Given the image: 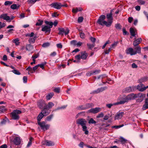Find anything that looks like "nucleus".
Segmentation results:
<instances>
[{
  "label": "nucleus",
  "instance_id": "obj_1",
  "mask_svg": "<svg viewBox=\"0 0 148 148\" xmlns=\"http://www.w3.org/2000/svg\"><path fill=\"white\" fill-rule=\"evenodd\" d=\"M145 94H143L142 93H139L138 94L131 93L128 95L127 96H124L123 97V98L125 100H123L121 99L119 102H125V101H126L133 100L138 97H140L143 99L145 97Z\"/></svg>",
  "mask_w": 148,
  "mask_h": 148
},
{
  "label": "nucleus",
  "instance_id": "obj_2",
  "mask_svg": "<svg viewBox=\"0 0 148 148\" xmlns=\"http://www.w3.org/2000/svg\"><path fill=\"white\" fill-rule=\"evenodd\" d=\"M76 122L77 124L82 126L83 131L85 132V134L86 135L88 134L89 132L87 130V127L86 126L87 121L86 120L83 118H79L77 120Z\"/></svg>",
  "mask_w": 148,
  "mask_h": 148
},
{
  "label": "nucleus",
  "instance_id": "obj_3",
  "mask_svg": "<svg viewBox=\"0 0 148 148\" xmlns=\"http://www.w3.org/2000/svg\"><path fill=\"white\" fill-rule=\"evenodd\" d=\"M105 18L106 16L104 15H101L98 19L97 23L102 26L105 25L107 27H110L109 23H108L107 21L105 20Z\"/></svg>",
  "mask_w": 148,
  "mask_h": 148
},
{
  "label": "nucleus",
  "instance_id": "obj_4",
  "mask_svg": "<svg viewBox=\"0 0 148 148\" xmlns=\"http://www.w3.org/2000/svg\"><path fill=\"white\" fill-rule=\"evenodd\" d=\"M54 104L52 102H49L47 107H45L43 110H41V112L45 116L48 115L50 112L51 110H50L51 107L53 106Z\"/></svg>",
  "mask_w": 148,
  "mask_h": 148
},
{
  "label": "nucleus",
  "instance_id": "obj_5",
  "mask_svg": "<svg viewBox=\"0 0 148 148\" xmlns=\"http://www.w3.org/2000/svg\"><path fill=\"white\" fill-rule=\"evenodd\" d=\"M21 113V111L18 110H14L11 113L10 115L12 119L13 120H18L19 118L18 114Z\"/></svg>",
  "mask_w": 148,
  "mask_h": 148
},
{
  "label": "nucleus",
  "instance_id": "obj_6",
  "mask_svg": "<svg viewBox=\"0 0 148 148\" xmlns=\"http://www.w3.org/2000/svg\"><path fill=\"white\" fill-rule=\"evenodd\" d=\"M38 124L40 126L41 129L44 130L48 129L50 127V125L46 124L45 121L38 122Z\"/></svg>",
  "mask_w": 148,
  "mask_h": 148
},
{
  "label": "nucleus",
  "instance_id": "obj_7",
  "mask_svg": "<svg viewBox=\"0 0 148 148\" xmlns=\"http://www.w3.org/2000/svg\"><path fill=\"white\" fill-rule=\"evenodd\" d=\"M50 6L57 9H59L61 8L62 7H67V5H62L60 3L56 2L52 3L50 5Z\"/></svg>",
  "mask_w": 148,
  "mask_h": 148
},
{
  "label": "nucleus",
  "instance_id": "obj_8",
  "mask_svg": "<svg viewBox=\"0 0 148 148\" xmlns=\"http://www.w3.org/2000/svg\"><path fill=\"white\" fill-rule=\"evenodd\" d=\"M12 137H13V140L11 139V140L13 142L14 145H18L21 144V140L20 137L13 136Z\"/></svg>",
  "mask_w": 148,
  "mask_h": 148
},
{
  "label": "nucleus",
  "instance_id": "obj_9",
  "mask_svg": "<svg viewBox=\"0 0 148 148\" xmlns=\"http://www.w3.org/2000/svg\"><path fill=\"white\" fill-rule=\"evenodd\" d=\"M58 30H59L58 34L62 36H63L64 33L65 35H66L69 32V30L68 28H66L65 29L64 28H59Z\"/></svg>",
  "mask_w": 148,
  "mask_h": 148
},
{
  "label": "nucleus",
  "instance_id": "obj_10",
  "mask_svg": "<svg viewBox=\"0 0 148 148\" xmlns=\"http://www.w3.org/2000/svg\"><path fill=\"white\" fill-rule=\"evenodd\" d=\"M107 87L106 86L101 87L98 88L96 90H94L90 92L91 94H97L101 92L106 89Z\"/></svg>",
  "mask_w": 148,
  "mask_h": 148
},
{
  "label": "nucleus",
  "instance_id": "obj_11",
  "mask_svg": "<svg viewBox=\"0 0 148 148\" xmlns=\"http://www.w3.org/2000/svg\"><path fill=\"white\" fill-rule=\"evenodd\" d=\"M136 87L135 86H129L125 88L123 90V92L125 93L130 92L134 91L136 89Z\"/></svg>",
  "mask_w": 148,
  "mask_h": 148
},
{
  "label": "nucleus",
  "instance_id": "obj_12",
  "mask_svg": "<svg viewBox=\"0 0 148 148\" xmlns=\"http://www.w3.org/2000/svg\"><path fill=\"white\" fill-rule=\"evenodd\" d=\"M101 111V109L99 107H96L95 108H92L88 110L89 112L92 113L93 114H96Z\"/></svg>",
  "mask_w": 148,
  "mask_h": 148
},
{
  "label": "nucleus",
  "instance_id": "obj_13",
  "mask_svg": "<svg viewBox=\"0 0 148 148\" xmlns=\"http://www.w3.org/2000/svg\"><path fill=\"white\" fill-rule=\"evenodd\" d=\"M106 18L108 19L107 22L108 23H109L110 25V26L113 21V17L112 12L107 14Z\"/></svg>",
  "mask_w": 148,
  "mask_h": 148
},
{
  "label": "nucleus",
  "instance_id": "obj_14",
  "mask_svg": "<svg viewBox=\"0 0 148 148\" xmlns=\"http://www.w3.org/2000/svg\"><path fill=\"white\" fill-rule=\"evenodd\" d=\"M126 52L127 54H130L131 55H134L136 54V52L132 48H130L126 50Z\"/></svg>",
  "mask_w": 148,
  "mask_h": 148
},
{
  "label": "nucleus",
  "instance_id": "obj_15",
  "mask_svg": "<svg viewBox=\"0 0 148 148\" xmlns=\"http://www.w3.org/2000/svg\"><path fill=\"white\" fill-rule=\"evenodd\" d=\"M124 114L123 112H118L115 116L114 118L115 119L119 120L121 119Z\"/></svg>",
  "mask_w": 148,
  "mask_h": 148
},
{
  "label": "nucleus",
  "instance_id": "obj_16",
  "mask_svg": "<svg viewBox=\"0 0 148 148\" xmlns=\"http://www.w3.org/2000/svg\"><path fill=\"white\" fill-rule=\"evenodd\" d=\"M130 32L131 35L134 37L137 34V30L136 29L132 27H131L130 29Z\"/></svg>",
  "mask_w": 148,
  "mask_h": 148
},
{
  "label": "nucleus",
  "instance_id": "obj_17",
  "mask_svg": "<svg viewBox=\"0 0 148 148\" xmlns=\"http://www.w3.org/2000/svg\"><path fill=\"white\" fill-rule=\"evenodd\" d=\"M43 144L48 146H51L54 145V143L50 140H45Z\"/></svg>",
  "mask_w": 148,
  "mask_h": 148
},
{
  "label": "nucleus",
  "instance_id": "obj_18",
  "mask_svg": "<svg viewBox=\"0 0 148 148\" xmlns=\"http://www.w3.org/2000/svg\"><path fill=\"white\" fill-rule=\"evenodd\" d=\"M0 18L6 20L8 22H10V16H8L7 14H1L0 16Z\"/></svg>",
  "mask_w": 148,
  "mask_h": 148
},
{
  "label": "nucleus",
  "instance_id": "obj_19",
  "mask_svg": "<svg viewBox=\"0 0 148 148\" xmlns=\"http://www.w3.org/2000/svg\"><path fill=\"white\" fill-rule=\"evenodd\" d=\"M51 28L49 27L48 25L42 26V31L43 32H50L51 31Z\"/></svg>",
  "mask_w": 148,
  "mask_h": 148
},
{
  "label": "nucleus",
  "instance_id": "obj_20",
  "mask_svg": "<svg viewBox=\"0 0 148 148\" xmlns=\"http://www.w3.org/2000/svg\"><path fill=\"white\" fill-rule=\"evenodd\" d=\"M143 86V84H140L137 86H136V88L140 92H143L144 91V87Z\"/></svg>",
  "mask_w": 148,
  "mask_h": 148
},
{
  "label": "nucleus",
  "instance_id": "obj_21",
  "mask_svg": "<svg viewBox=\"0 0 148 148\" xmlns=\"http://www.w3.org/2000/svg\"><path fill=\"white\" fill-rule=\"evenodd\" d=\"M38 105L39 108L41 109L44 108L45 107H47L48 106V105H47L45 103V102H38Z\"/></svg>",
  "mask_w": 148,
  "mask_h": 148
},
{
  "label": "nucleus",
  "instance_id": "obj_22",
  "mask_svg": "<svg viewBox=\"0 0 148 148\" xmlns=\"http://www.w3.org/2000/svg\"><path fill=\"white\" fill-rule=\"evenodd\" d=\"M142 41L141 38H139L134 41L133 43V45L135 47L137 46Z\"/></svg>",
  "mask_w": 148,
  "mask_h": 148
},
{
  "label": "nucleus",
  "instance_id": "obj_23",
  "mask_svg": "<svg viewBox=\"0 0 148 148\" xmlns=\"http://www.w3.org/2000/svg\"><path fill=\"white\" fill-rule=\"evenodd\" d=\"M44 116H45L42 113V112H41L37 117L38 122H40V121L41 119L43 118Z\"/></svg>",
  "mask_w": 148,
  "mask_h": 148
},
{
  "label": "nucleus",
  "instance_id": "obj_24",
  "mask_svg": "<svg viewBox=\"0 0 148 148\" xmlns=\"http://www.w3.org/2000/svg\"><path fill=\"white\" fill-rule=\"evenodd\" d=\"M81 58L85 60L86 59L87 57L88 56V54L86 53L85 51H84L81 53Z\"/></svg>",
  "mask_w": 148,
  "mask_h": 148
},
{
  "label": "nucleus",
  "instance_id": "obj_25",
  "mask_svg": "<svg viewBox=\"0 0 148 148\" xmlns=\"http://www.w3.org/2000/svg\"><path fill=\"white\" fill-rule=\"evenodd\" d=\"M33 47L30 44H27L26 46V49L27 50L30 51L33 49Z\"/></svg>",
  "mask_w": 148,
  "mask_h": 148
},
{
  "label": "nucleus",
  "instance_id": "obj_26",
  "mask_svg": "<svg viewBox=\"0 0 148 148\" xmlns=\"http://www.w3.org/2000/svg\"><path fill=\"white\" fill-rule=\"evenodd\" d=\"M120 139L119 140V141L121 142V144H124L126 143V142L127 141V140L126 139H125L122 137H120Z\"/></svg>",
  "mask_w": 148,
  "mask_h": 148
},
{
  "label": "nucleus",
  "instance_id": "obj_27",
  "mask_svg": "<svg viewBox=\"0 0 148 148\" xmlns=\"http://www.w3.org/2000/svg\"><path fill=\"white\" fill-rule=\"evenodd\" d=\"M53 114H51L50 115L47 116L45 119V121H51V119L53 117Z\"/></svg>",
  "mask_w": 148,
  "mask_h": 148
},
{
  "label": "nucleus",
  "instance_id": "obj_28",
  "mask_svg": "<svg viewBox=\"0 0 148 148\" xmlns=\"http://www.w3.org/2000/svg\"><path fill=\"white\" fill-rule=\"evenodd\" d=\"M54 94L53 93H50L46 96V98L47 100L50 99L53 96Z\"/></svg>",
  "mask_w": 148,
  "mask_h": 148
},
{
  "label": "nucleus",
  "instance_id": "obj_29",
  "mask_svg": "<svg viewBox=\"0 0 148 148\" xmlns=\"http://www.w3.org/2000/svg\"><path fill=\"white\" fill-rule=\"evenodd\" d=\"M45 22L46 24L49 25V27H50V28L52 27L53 25V23L52 22H49L47 21H45Z\"/></svg>",
  "mask_w": 148,
  "mask_h": 148
},
{
  "label": "nucleus",
  "instance_id": "obj_30",
  "mask_svg": "<svg viewBox=\"0 0 148 148\" xmlns=\"http://www.w3.org/2000/svg\"><path fill=\"white\" fill-rule=\"evenodd\" d=\"M96 122L92 118L90 119L88 121V123L89 124H96Z\"/></svg>",
  "mask_w": 148,
  "mask_h": 148
},
{
  "label": "nucleus",
  "instance_id": "obj_31",
  "mask_svg": "<svg viewBox=\"0 0 148 148\" xmlns=\"http://www.w3.org/2000/svg\"><path fill=\"white\" fill-rule=\"evenodd\" d=\"M82 9L81 8H76L75 9H72V12L73 13H75L77 12H78L80 11H82Z\"/></svg>",
  "mask_w": 148,
  "mask_h": 148
},
{
  "label": "nucleus",
  "instance_id": "obj_32",
  "mask_svg": "<svg viewBox=\"0 0 148 148\" xmlns=\"http://www.w3.org/2000/svg\"><path fill=\"white\" fill-rule=\"evenodd\" d=\"M119 42L118 41L114 42L111 45L110 48L111 49H114L117 45Z\"/></svg>",
  "mask_w": 148,
  "mask_h": 148
},
{
  "label": "nucleus",
  "instance_id": "obj_33",
  "mask_svg": "<svg viewBox=\"0 0 148 148\" xmlns=\"http://www.w3.org/2000/svg\"><path fill=\"white\" fill-rule=\"evenodd\" d=\"M148 80V77H144L140 79V83L145 82Z\"/></svg>",
  "mask_w": 148,
  "mask_h": 148
},
{
  "label": "nucleus",
  "instance_id": "obj_34",
  "mask_svg": "<svg viewBox=\"0 0 148 148\" xmlns=\"http://www.w3.org/2000/svg\"><path fill=\"white\" fill-rule=\"evenodd\" d=\"M26 70L28 71V74H30V73H33V69L30 66H29L27 68Z\"/></svg>",
  "mask_w": 148,
  "mask_h": 148
},
{
  "label": "nucleus",
  "instance_id": "obj_35",
  "mask_svg": "<svg viewBox=\"0 0 148 148\" xmlns=\"http://www.w3.org/2000/svg\"><path fill=\"white\" fill-rule=\"evenodd\" d=\"M36 39V37H34V38H30L29 39V42L30 43H34Z\"/></svg>",
  "mask_w": 148,
  "mask_h": 148
},
{
  "label": "nucleus",
  "instance_id": "obj_36",
  "mask_svg": "<svg viewBox=\"0 0 148 148\" xmlns=\"http://www.w3.org/2000/svg\"><path fill=\"white\" fill-rule=\"evenodd\" d=\"M136 50L135 52L137 53H140L141 52V48L140 47H137L135 48Z\"/></svg>",
  "mask_w": 148,
  "mask_h": 148
},
{
  "label": "nucleus",
  "instance_id": "obj_37",
  "mask_svg": "<svg viewBox=\"0 0 148 148\" xmlns=\"http://www.w3.org/2000/svg\"><path fill=\"white\" fill-rule=\"evenodd\" d=\"M43 21L40 19L38 20V22L36 23V26H40L42 25L43 23Z\"/></svg>",
  "mask_w": 148,
  "mask_h": 148
},
{
  "label": "nucleus",
  "instance_id": "obj_38",
  "mask_svg": "<svg viewBox=\"0 0 148 148\" xmlns=\"http://www.w3.org/2000/svg\"><path fill=\"white\" fill-rule=\"evenodd\" d=\"M46 64V62H44L43 63L40 64H38L37 65H38V67L39 66L42 69H44V66Z\"/></svg>",
  "mask_w": 148,
  "mask_h": 148
},
{
  "label": "nucleus",
  "instance_id": "obj_39",
  "mask_svg": "<svg viewBox=\"0 0 148 148\" xmlns=\"http://www.w3.org/2000/svg\"><path fill=\"white\" fill-rule=\"evenodd\" d=\"M148 102H145V103L143 105L142 109L143 110H145L147 109L148 108Z\"/></svg>",
  "mask_w": 148,
  "mask_h": 148
},
{
  "label": "nucleus",
  "instance_id": "obj_40",
  "mask_svg": "<svg viewBox=\"0 0 148 148\" xmlns=\"http://www.w3.org/2000/svg\"><path fill=\"white\" fill-rule=\"evenodd\" d=\"M123 126H124L123 124H122L121 125H119L112 126L111 127V128L112 129L115 128L116 129H117L119 128L120 127H123Z\"/></svg>",
  "mask_w": 148,
  "mask_h": 148
},
{
  "label": "nucleus",
  "instance_id": "obj_41",
  "mask_svg": "<svg viewBox=\"0 0 148 148\" xmlns=\"http://www.w3.org/2000/svg\"><path fill=\"white\" fill-rule=\"evenodd\" d=\"M107 77V75L106 74H104L103 75H101L98 76V79H103V78H106Z\"/></svg>",
  "mask_w": 148,
  "mask_h": 148
},
{
  "label": "nucleus",
  "instance_id": "obj_42",
  "mask_svg": "<svg viewBox=\"0 0 148 148\" xmlns=\"http://www.w3.org/2000/svg\"><path fill=\"white\" fill-rule=\"evenodd\" d=\"M12 72L16 75H20L21 74V73L19 71L16 70L14 69L12 70Z\"/></svg>",
  "mask_w": 148,
  "mask_h": 148
},
{
  "label": "nucleus",
  "instance_id": "obj_43",
  "mask_svg": "<svg viewBox=\"0 0 148 148\" xmlns=\"http://www.w3.org/2000/svg\"><path fill=\"white\" fill-rule=\"evenodd\" d=\"M107 80L108 81L110 82H106L104 83V84H106V83H107L110 84H113L114 83L113 81L110 78H108L107 79Z\"/></svg>",
  "mask_w": 148,
  "mask_h": 148
},
{
  "label": "nucleus",
  "instance_id": "obj_44",
  "mask_svg": "<svg viewBox=\"0 0 148 148\" xmlns=\"http://www.w3.org/2000/svg\"><path fill=\"white\" fill-rule=\"evenodd\" d=\"M50 45V43L48 42H46L44 43L42 45V46L45 48L47 47Z\"/></svg>",
  "mask_w": 148,
  "mask_h": 148
},
{
  "label": "nucleus",
  "instance_id": "obj_45",
  "mask_svg": "<svg viewBox=\"0 0 148 148\" xmlns=\"http://www.w3.org/2000/svg\"><path fill=\"white\" fill-rule=\"evenodd\" d=\"M13 3L12 1H7L4 3V5H10Z\"/></svg>",
  "mask_w": 148,
  "mask_h": 148
},
{
  "label": "nucleus",
  "instance_id": "obj_46",
  "mask_svg": "<svg viewBox=\"0 0 148 148\" xmlns=\"http://www.w3.org/2000/svg\"><path fill=\"white\" fill-rule=\"evenodd\" d=\"M19 41L18 39L16 38L13 40V42L16 45H17L19 44Z\"/></svg>",
  "mask_w": 148,
  "mask_h": 148
},
{
  "label": "nucleus",
  "instance_id": "obj_47",
  "mask_svg": "<svg viewBox=\"0 0 148 148\" xmlns=\"http://www.w3.org/2000/svg\"><path fill=\"white\" fill-rule=\"evenodd\" d=\"M104 116V114L103 112H101L97 116V118H102Z\"/></svg>",
  "mask_w": 148,
  "mask_h": 148
},
{
  "label": "nucleus",
  "instance_id": "obj_48",
  "mask_svg": "<svg viewBox=\"0 0 148 148\" xmlns=\"http://www.w3.org/2000/svg\"><path fill=\"white\" fill-rule=\"evenodd\" d=\"M10 7L11 9L14 10L18 8L19 7V6L17 7L16 4H13Z\"/></svg>",
  "mask_w": 148,
  "mask_h": 148
},
{
  "label": "nucleus",
  "instance_id": "obj_49",
  "mask_svg": "<svg viewBox=\"0 0 148 148\" xmlns=\"http://www.w3.org/2000/svg\"><path fill=\"white\" fill-rule=\"evenodd\" d=\"M100 72V70H96L95 71H92L93 75H96L98 74Z\"/></svg>",
  "mask_w": 148,
  "mask_h": 148
},
{
  "label": "nucleus",
  "instance_id": "obj_50",
  "mask_svg": "<svg viewBox=\"0 0 148 148\" xmlns=\"http://www.w3.org/2000/svg\"><path fill=\"white\" fill-rule=\"evenodd\" d=\"M87 46L90 49H92L95 46L94 44H87Z\"/></svg>",
  "mask_w": 148,
  "mask_h": 148
},
{
  "label": "nucleus",
  "instance_id": "obj_51",
  "mask_svg": "<svg viewBox=\"0 0 148 148\" xmlns=\"http://www.w3.org/2000/svg\"><path fill=\"white\" fill-rule=\"evenodd\" d=\"M137 2L139 4L141 5H144L145 3V1L142 0H138Z\"/></svg>",
  "mask_w": 148,
  "mask_h": 148
},
{
  "label": "nucleus",
  "instance_id": "obj_52",
  "mask_svg": "<svg viewBox=\"0 0 148 148\" xmlns=\"http://www.w3.org/2000/svg\"><path fill=\"white\" fill-rule=\"evenodd\" d=\"M33 139V138L32 137H31L30 138L29 140V142H28V143L27 145V147H29L31 145L32 143V140Z\"/></svg>",
  "mask_w": 148,
  "mask_h": 148
},
{
  "label": "nucleus",
  "instance_id": "obj_53",
  "mask_svg": "<svg viewBox=\"0 0 148 148\" xmlns=\"http://www.w3.org/2000/svg\"><path fill=\"white\" fill-rule=\"evenodd\" d=\"M77 41L76 40H73L71 41L70 43L71 45L74 46H75L76 45Z\"/></svg>",
  "mask_w": 148,
  "mask_h": 148
},
{
  "label": "nucleus",
  "instance_id": "obj_54",
  "mask_svg": "<svg viewBox=\"0 0 148 148\" xmlns=\"http://www.w3.org/2000/svg\"><path fill=\"white\" fill-rule=\"evenodd\" d=\"M83 20V18L82 16L79 17L78 19V23H82Z\"/></svg>",
  "mask_w": 148,
  "mask_h": 148
},
{
  "label": "nucleus",
  "instance_id": "obj_55",
  "mask_svg": "<svg viewBox=\"0 0 148 148\" xmlns=\"http://www.w3.org/2000/svg\"><path fill=\"white\" fill-rule=\"evenodd\" d=\"M67 106V105H66L60 107H58L57 108V110H60V109H64L66 108V107Z\"/></svg>",
  "mask_w": 148,
  "mask_h": 148
},
{
  "label": "nucleus",
  "instance_id": "obj_56",
  "mask_svg": "<svg viewBox=\"0 0 148 148\" xmlns=\"http://www.w3.org/2000/svg\"><path fill=\"white\" fill-rule=\"evenodd\" d=\"M36 1L35 0H28L27 1L29 3L33 4Z\"/></svg>",
  "mask_w": 148,
  "mask_h": 148
},
{
  "label": "nucleus",
  "instance_id": "obj_57",
  "mask_svg": "<svg viewBox=\"0 0 148 148\" xmlns=\"http://www.w3.org/2000/svg\"><path fill=\"white\" fill-rule=\"evenodd\" d=\"M115 27L117 29H120L121 28V26L119 24H116Z\"/></svg>",
  "mask_w": 148,
  "mask_h": 148
},
{
  "label": "nucleus",
  "instance_id": "obj_58",
  "mask_svg": "<svg viewBox=\"0 0 148 148\" xmlns=\"http://www.w3.org/2000/svg\"><path fill=\"white\" fill-rule=\"evenodd\" d=\"M86 75L87 76L89 77L91 75H93L92 71H90L86 73Z\"/></svg>",
  "mask_w": 148,
  "mask_h": 148
},
{
  "label": "nucleus",
  "instance_id": "obj_59",
  "mask_svg": "<svg viewBox=\"0 0 148 148\" xmlns=\"http://www.w3.org/2000/svg\"><path fill=\"white\" fill-rule=\"evenodd\" d=\"M90 39L91 41L93 43H94L96 40V38L92 37H91Z\"/></svg>",
  "mask_w": 148,
  "mask_h": 148
},
{
  "label": "nucleus",
  "instance_id": "obj_60",
  "mask_svg": "<svg viewBox=\"0 0 148 148\" xmlns=\"http://www.w3.org/2000/svg\"><path fill=\"white\" fill-rule=\"evenodd\" d=\"M5 23H2L1 22H0V29L4 27L5 26Z\"/></svg>",
  "mask_w": 148,
  "mask_h": 148
},
{
  "label": "nucleus",
  "instance_id": "obj_61",
  "mask_svg": "<svg viewBox=\"0 0 148 148\" xmlns=\"http://www.w3.org/2000/svg\"><path fill=\"white\" fill-rule=\"evenodd\" d=\"M75 58L77 60H78L79 61V60L81 58V56L80 55H78L77 56H75Z\"/></svg>",
  "mask_w": 148,
  "mask_h": 148
},
{
  "label": "nucleus",
  "instance_id": "obj_62",
  "mask_svg": "<svg viewBox=\"0 0 148 148\" xmlns=\"http://www.w3.org/2000/svg\"><path fill=\"white\" fill-rule=\"evenodd\" d=\"M23 82L24 83H26L27 82V78L26 76H24L23 78Z\"/></svg>",
  "mask_w": 148,
  "mask_h": 148
},
{
  "label": "nucleus",
  "instance_id": "obj_63",
  "mask_svg": "<svg viewBox=\"0 0 148 148\" xmlns=\"http://www.w3.org/2000/svg\"><path fill=\"white\" fill-rule=\"evenodd\" d=\"M60 88H55L54 90V91L57 93H59L60 92Z\"/></svg>",
  "mask_w": 148,
  "mask_h": 148
},
{
  "label": "nucleus",
  "instance_id": "obj_64",
  "mask_svg": "<svg viewBox=\"0 0 148 148\" xmlns=\"http://www.w3.org/2000/svg\"><path fill=\"white\" fill-rule=\"evenodd\" d=\"M56 46L58 48L61 49L62 47V46L61 43L57 44Z\"/></svg>",
  "mask_w": 148,
  "mask_h": 148
}]
</instances>
